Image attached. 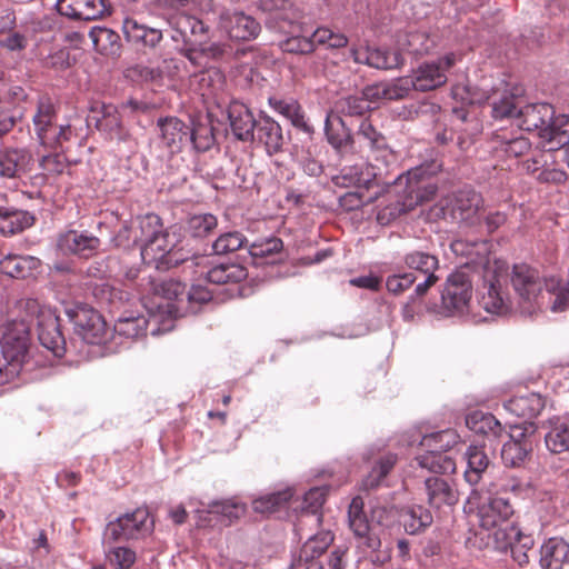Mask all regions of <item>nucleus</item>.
<instances>
[{
  "label": "nucleus",
  "instance_id": "obj_1",
  "mask_svg": "<svg viewBox=\"0 0 569 569\" xmlns=\"http://www.w3.org/2000/svg\"><path fill=\"white\" fill-rule=\"evenodd\" d=\"M510 280L525 313L531 315L539 309L546 295L552 311L569 309V282L556 278L542 279L538 270L526 263L513 266Z\"/></svg>",
  "mask_w": 569,
  "mask_h": 569
},
{
  "label": "nucleus",
  "instance_id": "obj_2",
  "mask_svg": "<svg viewBox=\"0 0 569 569\" xmlns=\"http://www.w3.org/2000/svg\"><path fill=\"white\" fill-rule=\"evenodd\" d=\"M437 186L422 168L409 170L400 176L379 204L377 221L388 226L401 214L433 198Z\"/></svg>",
  "mask_w": 569,
  "mask_h": 569
},
{
  "label": "nucleus",
  "instance_id": "obj_3",
  "mask_svg": "<svg viewBox=\"0 0 569 569\" xmlns=\"http://www.w3.org/2000/svg\"><path fill=\"white\" fill-rule=\"evenodd\" d=\"M553 117L555 110L548 103L520 104L516 121L521 130L538 131L549 150H557L569 144V131L557 127Z\"/></svg>",
  "mask_w": 569,
  "mask_h": 569
},
{
  "label": "nucleus",
  "instance_id": "obj_4",
  "mask_svg": "<svg viewBox=\"0 0 569 569\" xmlns=\"http://www.w3.org/2000/svg\"><path fill=\"white\" fill-rule=\"evenodd\" d=\"M58 106L48 94L37 99L32 123L39 143L49 149H57L69 141L73 134L71 126H58Z\"/></svg>",
  "mask_w": 569,
  "mask_h": 569
},
{
  "label": "nucleus",
  "instance_id": "obj_5",
  "mask_svg": "<svg viewBox=\"0 0 569 569\" xmlns=\"http://www.w3.org/2000/svg\"><path fill=\"white\" fill-rule=\"evenodd\" d=\"M21 306L28 316L36 317L38 339L41 346L56 357H62L66 352V339L58 316L50 309L43 308L36 299H26L21 302Z\"/></svg>",
  "mask_w": 569,
  "mask_h": 569
},
{
  "label": "nucleus",
  "instance_id": "obj_6",
  "mask_svg": "<svg viewBox=\"0 0 569 569\" xmlns=\"http://www.w3.org/2000/svg\"><path fill=\"white\" fill-rule=\"evenodd\" d=\"M507 276L501 267L487 268L479 305L487 312L503 316L511 311L512 302L506 290Z\"/></svg>",
  "mask_w": 569,
  "mask_h": 569
},
{
  "label": "nucleus",
  "instance_id": "obj_7",
  "mask_svg": "<svg viewBox=\"0 0 569 569\" xmlns=\"http://www.w3.org/2000/svg\"><path fill=\"white\" fill-rule=\"evenodd\" d=\"M1 351L26 363L31 346L30 323L26 319L0 320Z\"/></svg>",
  "mask_w": 569,
  "mask_h": 569
},
{
  "label": "nucleus",
  "instance_id": "obj_8",
  "mask_svg": "<svg viewBox=\"0 0 569 569\" xmlns=\"http://www.w3.org/2000/svg\"><path fill=\"white\" fill-rule=\"evenodd\" d=\"M67 316L73 323L74 332L87 343L100 345L107 338V323L102 316L87 305L67 309Z\"/></svg>",
  "mask_w": 569,
  "mask_h": 569
},
{
  "label": "nucleus",
  "instance_id": "obj_9",
  "mask_svg": "<svg viewBox=\"0 0 569 569\" xmlns=\"http://www.w3.org/2000/svg\"><path fill=\"white\" fill-rule=\"evenodd\" d=\"M151 531L149 512L138 508L132 512L122 515L110 521L104 530V542H116L129 539H139Z\"/></svg>",
  "mask_w": 569,
  "mask_h": 569
},
{
  "label": "nucleus",
  "instance_id": "obj_10",
  "mask_svg": "<svg viewBox=\"0 0 569 569\" xmlns=\"http://www.w3.org/2000/svg\"><path fill=\"white\" fill-rule=\"evenodd\" d=\"M348 38L340 32L321 27L315 30L310 36L293 34L281 43L284 52L296 54H308L315 51L317 46H327L331 49H339L346 47Z\"/></svg>",
  "mask_w": 569,
  "mask_h": 569
},
{
  "label": "nucleus",
  "instance_id": "obj_11",
  "mask_svg": "<svg viewBox=\"0 0 569 569\" xmlns=\"http://www.w3.org/2000/svg\"><path fill=\"white\" fill-rule=\"evenodd\" d=\"M482 206L480 193L472 189H462L439 201L437 216L452 221H469Z\"/></svg>",
  "mask_w": 569,
  "mask_h": 569
},
{
  "label": "nucleus",
  "instance_id": "obj_12",
  "mask_svg": "<svg viewBox=\"0 0 569 569\" xmlns=\"http://www.w3.org/2000/svg\"><path fill=\"white\" fill-rule=\"evenodd\" d=\"M461 57L455 52H449L432 62H425L417 68L410 80L412 89L417 91H430L446 84L447 71L450 70Z\"/></svg>",
  "mask_w": 569,
  "mask_h": 569
},
{
  "label": "nucleus",
  "instance_id": "obj_13",
  "mask_svg": "<svg viewBox=\"0 0 569 569\" xmlns=\"http://www.w3.org/2000/svg\"><path fill=\"white\" fill-rule=\"evenodd\" d=\"M363 508L365 502L360 496L352 498L348 508L349 527L358 540V548L365 552L377 551L381 546V540L371 530Z\"/></svg>",
  "mask_w": 569,
  "mask_h": 569
},
{
  "label": "nucleus",
  "instance_id": "obj_14",
  "mask_svg": "<svg viewBox=\"0 0 569 569\" xmlns=\"http://www.w3.org/2000/svg\"><path fill=\"white\" fill-rule=\"evenodd\" d=\"M403 263L411 272L419 273L425 277L422 282H419L415 288V298H422L428 290L439 280L435 274L439 268V260L435 254L429 252L415 250L408 252L403 257ZM413 300V296H411Z\"/></svg>",
  "mask_w": 569,
  "mask_h": 569
},
{
  "label": "nucleus",
  "instance_id": "obj_15",
  "mask_svg": "<svg viewBox=\"0 0 569 569\" xmlns=\"http://www.w3.org/2000/svg\"><path fill=\"white\" fill-rule=\"evenodd\" d=\"M218 28L229 39L249 41L260 32V23L241 11L223 10L219 14Z\"/></svg>",
  "mask_w": 569,
  "mask_h": 569
},
{
  "label": "nucleus",
  "instance_id": "obj_16",
  "mask_svg": "<svg viewBox=\"0 0 569 569\" xmlns=\"http://www.w3.org/2000/svg\"><path fill=\"white\" fill-rule=\"evenodd\" d=\"M510 440L501 448L503 462H522L526 459H532L535 441L529 432L533 433V425L510 426Z\"/></svg>",
  "mask_w": 569,
  "mask_h": 569
},
{
  "label": "nucleus",
  "instance_id": "obj_17",
  "mask_svg": "<svg viewBox=\"0 0 569 569\" xmlns=\"http://www.w3.org/2000/svg\"><path fill=\"white\" fill-rule=\"evenodd\" d=\"M60 14L76 20H97L110 14L109 0H58Z\"/></svg>",
  "mask_w": 569,
  "mask_h": 569
},
{
  "label": "nucleus",
  "instance_id": "obj_18",
  "mask_svg": "<svg viewBox=\"0 0 569 569\" xmlns=\"http://www.w3.org/2000/svg\"><path fill=\"white\" fill-rule=\"evenodd\" d=\"M162 148L174 154L189 143L190 127L177 117L159 118L157 121Z\"/></svg>",
  "mask_w": 569,
  "mask_h": 569
},
{
  "label": "nucleus",
  "instance_id": "obj_19",
  "mask_svg": "<svg viewBox=\"0 0 569 569\" xmlns=\"http://www.w3.org/2000/svg\"><path fill=\"white\" fill-rule=\"evenodd\" d=\"M471 281L463 272L453 273L441 295L443 308L452 312H463L471 299Z\"/></svg>",
  "mask_w": 569,
  "mask_h": 569
},
{
  "label": "nucleus",
  "instance_id": "obj_20",
  "mask_svg": "<svg viewBox=\"0 0 569 569\" xmlns=\"http://www.w3.org/2000/svg\"><path fill=\"white\" fill-rule=\"evenodd\" d=\"M356 138L363 147L369 149L376 161H381L387 166L393 159V152L388 146L387 138L377 130L369 118L361 120L355 136Z\"/></svg>",
  "mask_w": 569,
  "mask_h": 569
},
{
  "label": "nucleus",
  "instance_id": "obj_21",
  "mask_svg": "<svg viewBox=\"0 0 569 569\" xmlns=\"http://www.w3.org/2000/svg\"><path fill=\"white\" fill-rule=\"evenodd\" d=\"M459 435L453 429H446L437 432L423 435L419 441L418 462H426L429 459L440 458V456L452 448H457Z\"/></svg>",
  "mask_w": 569,
  "mask_h": 569
},
{
  "label": "nucleus",
  "instance_id": "obj_22",
  "mask_svg": "<svg viewBox=\"0 0 569 569\" xmlns=\"http://www.w3.org/2000/svg\"><path fill=\"white\" fill-rule=\"evenodd\" d=\"M332 541L333 535L329 530L320 531L310 537L300 549L297 568L325 569L320 558ZM293 567H296L295 563Z\"/></svg>",
  "mask_w": 569,
  "mask_h": 569
},
{
  "label": "nucleus",
  "instance_id": "obj_23",
  "mask_svg": "<svg viewBox=\"0 0 569 569\" xmlns=\"http://www.w3.org/2000/svg\"><path fill=\"white\" fill-rule=\"evenodd\" d=\"M295 489L280 486L257 496L251 501L252 510L262 516H269L286 510L295 497Z\"/></svg>",
  "mask_w": 569,
  "mask_h": 569
},
{
  "label": "nucleus",
  "instance_id": "obj_24",
  "mask_svg": "<svg viewBox=\"0 0 569 569\" xmlns=\"http://www.w3.org/2000/svg\"><path fill=\"white\" fill-rule=\"evenodd\" d=\"M92 113H99L96 126L99 131L104 132L110 140L126 141L129 131L123 127L119 110L113 104L96 103L91 107Z\"/></svg>",
  "mask_w": 569,
  "mask_h": 569
},
{
  "label": "nucleus",
  "instance_id": "obj_25",
  "mask_svg": "<svg viewBox=\"0 0 569 569\" xmlns=\"http://www.w3.org/2000/svg\"><path fill=\"white\" fill-rule=\"evenodd\" d=\"M351 57L356 63L367 64L376 69H393L403 63L399 52L372 47L351 48Z\"/></svg>",
  "mask_w": 569,
  "mask_h": 569
},
{
  "label": "nucleus",
  "instance_id": "obj_26",
  "mask_svg": "<svg viewBox=\"0 0 569 569\" xmlns=\"http://www.w3.org/2000/svg\"><path fill=\"white\" fill-rule=\"evenodd\" d=\"M227 113L236 138L241 141H253L258 120L253 118L250 109L244 103L232 100L228 106Z\"/></svg>",
  "mask_w": 569,
  "mask_h": 569
},
{
  "label": "nucleus",
  "instance_id": "obj_27",
  "mask_svg": "<svg viewBox=\"0 0 569 569\" xmlns=\"http://www.w3.org/2000/svg\"><path fill=\"white\" fill-rule=\"evenodd\" d=\"M513 513V508L509 500L496 497L478 506V518L480 527L487 531L499 527L506 522Z\"/></svg>",
  "mask_w": 569,
  "mask_h": 569
},
{
  "label": "nucleus",
  "instance_id": "obj_28",
  "mask_svg": "<svg viewBox=\"0 0 569 569\" xmlns=\"http://www.w3.org/2000/svg\"><path fill=\"white\" fill-rule=\"evenodd\" d=\"M58 247L63 253H72L82 258H90L100 247L99 238L69 230L58 239Z\"/></svg>",
  "mask_w": 569,
  "mask_h": 569
},
{
  "label": "nucleus",
  "instance_id": "obj_29",
  "mask_svg": "<svg viewBox=\"0 0 569 569\" xmlns=\"http://www.w3.org/2000/svg\"><path fill=\"white\" fill-rule=\"evenodd\" d=\"M379 174L381 173L376 171L375 166L363 162L345 167L336 178V182L343 187H357L368 191L373 184H376L377 177Z\"/></svg>",
  "mask_w": 569,
  "mask_h": 569
},
{
  "label": "nucleus",
  "instance_id": "obj_30",
  "mask_svg": "<svg viewBox=\"0 0 569 569\" xmlns=\"http://www.w3.org/2000/svg\"><path fill=\"white\" fill-rule=\"evenodd\" d=\"M40 267V259L29 254L7 253L0 259V272L14 279L32 277Z\"/></svg>",
  "mask_w": 569,
  "mask_h": 569
},
{
  "label": "nucleus",
  "instance_id": "obj_31",
  "mask_svg": "<svg viewBox=\"0 0 569 569\" xmlns=\"http://www.w3.org/2000/svg\"><path fill=\"white\" fill-rule=\"evenodd\" d=\"M36 217L27 210L0 206V233L4 237L20 233L32 227Z\"/></svg>",
  "mask_w": 569,
  "mask_h": 569
},
{
  "label": "nucleus",
  "instance_id": "obj_32",
  "mask_svg": "<svg viewBox=\"0 0 569 569\" xmlns=\"http://www.w3.org/2000/svg\"><path fill=\"white\" fill-rule=\"evenodd\" d=\"M127 41L141 47L154 48L162 40V32L158 29L140 24L133 18H126L122 26Z\"/></svg>",
  "mask_w": 569,
  "mask_h": 569
},
{
  "label": "nucleus",
  "instance_id": "obj_33",
  "mask_svg": "<svg viewBox=\"0 0 569 569\" xmlns=\"http://www.w3.org/2000/svg\"><path fill=\"white\" fill-rule=\"evenodd\" d=\"M545 399L536 392L517 395L503 403V408L510 413L525 418H536L545 408Z\"/></svg>",
  "mask_w": 569,
  "mask_h": 569
},
{
  "label": "nucleus",
  "instance_id": "obj_34",
  "mask_svg": "<svg viewBox=\"0 0 569 569\" xmlns=\"http://www.w3.org/2000/svg\"><path fill=\"white\" fill-rule=\"evenodd\" d=\"M569 563V543L562 538H549L540 548L542 569H562Z\"/></svg>",
  "mask_w": 569,
  "mask_h": 569
},
{
  "label": "nucleus",
  "instance_id": "obj_35",
  "mask_svg": "<svg viewBox=\"0 0 569 569\" xmlns=\"http://www.w3.org/2000/svg\"><path fill=\"white\" fill-rule=\"evenodd\" d=\"M254 140L262 143L269 154L279 152L283 144L280 124L270 117H261L254 127Z\"/></svg>",
  "mask_w": 569,
  "mask_h": 569
},
{
  "label": "nucleus",
  "instance_id": "obj_36",
  "mask_svg": "<svg viewBox=\"0 0 569 569\" xmlns=\"http://www.w3.org/2000/svg\"><path fill=\"white\" fill-rule=\"evenodd\" d=\"M493 149L502 152L509 158L525 156L531 149V142L522 134L515 136L512 132L500 129L493 133Z\"/></svg>",
  "mask_w": 569,
  "mask_h": 569
},
{
  "label": "nucleus",
  "instance_id": "obj_37",
  "mask_svg": "<svg viewBox=\"0 0 569 569\" xmlns=\"http://www.w3.org/2000/svg\"><path fill=\"white\" fill-rule=\"evenodd\" d=\"M269 104L274 111L287 118L297 129L308 134L313 133V127L309 123L301 106L296 100L271 97L269 98Z\"/></svg>",
  "mask_w": 569,
  "mask_h": 569
},
{
  "label": "nucleus",
  "instance_id": "obj_38",
  "mask_svg": "<svg viewBox=\"0 0 569 569\" xmlns=\"http://www.w3.org/2000/svg\"><path fill=\"white\" fill-rule=\"evenodd\" d=\"M29 153L24 149H0V178H19L29 162Z\"/></svg>",
  "mask_w": 569,
  "mask_h": 569
},
{
  "label": "nucleus",
  "instance_id": "obj_39",
  "mask_svg": "<svg viewBox=\"0 0 569 569\" xmlns=\"http://www.w3.org/2000/svg\"><path fill=\"white\" fill-rule=\"evenodd\" d=\"M174 236H171L166 229L160 232L157 237L149 240V242L141 247V258L148 266L157 268L167 256V253L176 246L173 240Z\"/></svg>",
  "mask_w": 569,
  "mask_h": 569
},
{
  "label": "nucleus",
  "instance_id": "obj_40",
  "mask_svg": "<svg viewBox=\"0 0 569 569\" xmlns=\"http://www.w3.org/2000/svg\"><path fill=\"white\" fill-rule=\"evenodd\" d=\"M325 132L328 142L336 150H343L355 144V136L346 126L343 119L335 113H329L326 118Z\"/></svg>",
  "mask_w": 569,
  "mask_h": 569
},
{
  "label": "nucleus",
  "instance_id": "obj_41",
  "mask_svg": "<svg viewBox=\"0 0 569 569\" xmlns=\"http://www.w3.org/2000/svg\"><path fill=\"white\" fill-rule=\"evenodd\" d=\"M426 489L429 503L436 508H440L442 505L453 506L458 501L457 491L439 477L428 478Z\"/></svg>",
  "mask_w": 569,
  "mask_h": 569
},
{
  "label": "nucleus",
  "instance_id": "obj_42",
  "mask_svg": "<svg viewBox=\"0 0 569 569\" xmlns=\"http://www.w3.org/2000/svg\"><path fill=\"white\" fill-rule=\"evenodd\" d=\"M89 37L94 49L104 56H114L120 51V37L113 30L106 27H93Z\"/></svg>",
  "mask_w": 569,
  "mask_h": 569
},
{
  "label": "nucleus",
  "instance_id": "obj_43",
  "mask_svg": "<svg viewBox=\"0 0 569 569\" xmlns=\"http://www.w3.org/2000/svg\"><path fill=\"white\" fill-rule=\"evenodd\" d=\"M401 519L405 530L410 535H416L425 530L432 523L431 512L419 505L407 507L401 512Z\"/></svg>",
  "mask_w": 569,
  "mask_h": 569
},
{
  "label": "nucleus",
  "instance_id": "obj_44",
  "mask_svg": "<svg viewBox=\"0 0 569 569\" xmlns=\"http://www.w3.org/2000/svg\"><path fill=\"white\" fill-rule=\"evenodd\" d=\"M248 276L247 269L238 263L219 264L211 268L206 279L210 283L226 284L237 283L244 280Z\"/></svg>",
  "mask_w": 569,
  "mask_h": 569
},
{
  "label": "nucleus",
  "instance_id": "obj_45",
  "mask_svg": "<svg viewBox=\"0 0 569 569\" xmlns=\"http://www.w3.org/2000/svg\"><path fill=\"white\" fill-rule=\"evenodd\" d=\"M466 426L476 433L492 435L493 437L500 436L502 431L501 423L493 415L480 410L467 415Z\"/></svg>",
  "mask_w": 569,
  "mask_h": 569
},
{
  "label": "nucleus",
  "instance_id": "obj_46",
  "mask_svg": "<svg viewBox=\"0 0 569 569\" xmlns=\"http://www.w3.org/2000/svg\"><path fill=\"white\" fill-rule=\"evenodd\" d=\"M402 50L415 57L429 53L436 42L426 31H410L399 41Z\"/></svg>",
  "mask_w": 569,
  "mask_h": 569
},
{
  "label": "nucleus",
  "instance_id": "obj_47",
  "mask_svg": "<svg viewBox=\"0 0 569 569\" xmlns=\"http://www.w3.org/2000/svg\"><path fill=\"white\" fill-rule=\"evenodd\" d=\"M263 11L273 12L276 18L293 26L301 19V11L290 0H257Z\"/></svg>",
  "mask_w": 569,
  "mask_h": 569
},
{
  "label": "nucleus",
  "instance_id": "obj_48",
  "mask_svg": "<svg viewBox=\"0 0 569 569\" xmlns=\"http://www.w3.org/2000/svg\"><path fill=\"white\" fill-rule=\"evenodd\" d=\"M547 448L553 453H561L569 450V416L558 421L546 435Z\"/></svg>",
  "mask_w": 569,
  "mask_h": 569
},
{
  "label": "nucleus",
  "instance_id": "obj_49",
  "mask_svg": "<svg viewBox=\"0 0 569 569\" xmlns=\"http://www.w3.org/2000/svg\"><path fill=\"white\" fill-rule=\"evenodd\" d=\"M370 110L371 107L362 94L342 97L336 102V114L342 119L343 117L361 118Z\"/></svg>",
  "mask_w": 569,
  "mask_h": 569
},
{
  "label": "nucleus",
  "instance_id": "obj_50",
  "mask_svg": "<svg viewBox=\"0 0 569 569\" xmlns=\"http://www.w3.org/2000/svg\"><path fill=\"white\" fill-rule=\"evenodd\" d=\"M189 142L197 152H206L210 150L214 142V129L210 122H198L190 127Z\"/></svg>",
  "mask_w": 569,
  "mask_h": 569
},
{
  "label": "nucleus",
  "instance_id": "obj_51",
  "mask_svg": "<svg viewBox=\"0 0 569 569\" xmlns=\"http://www.w3.org/2000/svg\"><path fill=\"white\" fill-rule=\"evenodd\" d=\"M39 167L42 170V174L50 179H54L64 172L70 174L71 162L67 159L63 153L53 152L47 156H42L39 159Z\"/></svg>",
  "mask_w": 569,
  "mask_h": 569
},
{
  "label": "nucleus",
  "instance_id": "obj_52",
  "mask_svg": "<svg viewBox=\"0 0 569 569\" xmlns=\"http://www.w3.org/2000/svg\"><path fill=\"white\" fill-rule=\"evenodd\" d=\"M491 99L492 117L496 119L513 118L517 120V113L521 104V99L517 93H502L499 99Z\"/></svg>",
  "mask_w": 569,
  "mask_h": 569
},
{
  "label": "nucleus",
  "instance_id": "obj_53",
  "mask_svg": "<svg viewBox=\"0 0 569 569\" xmlns=\"http://www.w3.org/2000/svg\"><path fill=\"white\" fill-rule=\"evenodd\" d=\"M150 287L151 291L156 296L162 297L167 300H176L178 303H182L184 301L186 286L179 280H151Z\"/></svg>",
  "mask_w": 569,
  "mask_h": 569
},
{
  "label": "nucleus",
  "instance_id": "obj_54",
  "mask_svg": "<svg viewBox=\"0 0 569 569\" xmlns=\"http://www.w3.org/2000/svg\"><path fill=\"white\" fill-rule=\"evenodd\" d=\"M496 528L497 529L492 533L488 532L486 535V547H490L491 541L493 549L506 551L511 548L516 538L520 536V530L513 525H508L505 528H501L500 526ZM481 540H485V537H481Z\"/></svg>",
  "mask_w": 569,
  "mask_h": 569
},
{
  "label": "nucleus",
  "instance_id": "obj_55",
  "mask_svg": "<svg viewBox=\"0 0 569 569\" xmlns=\"http://www.w3.org/2000/svg\"><path fill=\"white\" fill-rule=\"evenodd\" d=\"M148 321L143 316L119 318L114 323V331L126 338L146 336Z\"/></svg>",
  "mask_w": 569,
  "mask_h": 569
},
{
  "label": "nucleus",
  "instance_id": "obj_56",
  "mask_svg": "<svg viewBox=\"0 0 569 569\" xmlns=\"http://www.w3.org/2000/svg\"><path fill=\"white\" fill-rule=\"evenodd\" d=\"M137 230L139 242L144 244L149 242V240L160 234L164 228L159 216L154 213H148L138 218Z\"/></svg>",
  "mask_w": 569,
  "mask_h": 569
},
{
  "label": "nucleus",
  "instance_id": "obj_57",
  "mask_svg": "<svg viewBox=\"0 0 569 569\" xmlns=\"http://www.w3.org/2000/svg\"><path fill=\"white\" fill-rule=\"evenodd\" d=\"M93 297L100 305L109 307H119L126 299L127 293L122 290L114 288L108 282H101L93 287Z\"/></svg>",
  "mask_w": 569,
  "mask_h": 569
},
{
  "label": "nucleus",
  "instance_id": "obj_58",
  "mask_svg": "<svg viewBox=\"0 0 569 569\" xmlns=\"http://www.w3.org/2000/svg\"><path fill=\"white\" fill-rule=\"evenodd\" d=\"M247 242L246 237L239 231H230L221 234L212 244L216 254H227L241 249Z\"/></svg>",
  "mask_w": 569,
  "mask_h": 569
},
{
  "label": "nucleus",
  "instance_id": "obj_59",
  "mask_svg": "<svg viewBox=\"0 0 569 569\" xmlns=\"http://www.w3.org/2000/svg\"><path fill=\"white\" fill-rule=\"evenodd\" d=\"M246 503L234 499L214 501L209 505L210 512L221 515L230 522L243 516L246 513Z\"/></svg>",
  "mask_w": 569,
  "mask_h": 569
},
{
  "label": "nucleus",
  "instance_id": "obj_60",
  "mask_svg": "<svg viewBox=\"0 0 569 569\" xmlns=\"http://www.w3.org/2000/svg\"><path fill=\"white\" fill-rule=\"evenodd\" d=\"M218 226L216 216L211 213L194 214L188 220V230L193 237L202 238L211 233Z\"/></svg>",
  "mask_w": 569,
  "mask_h": 569
},
{
  "label": "nucleus",
  "instance_id": "obj_61",
  "mask_svg": "<svg viewBox=\"0 0 569 569\" xmlns=\"http://www.w3.org/2000/svg\"><path fill=\"white\" fill-rule=\"evenodd\" d=\"M538 163L539 161L533 158L531 160H527L526 161V169L529 171V172H532V173H537V180L540 181V182H546V183H561V182H565L566 179H567V173L561 170V169H557V168H543V169H539L538 167Z\"/></svg>",
  "mask_w": 569,
  "mask_h": 569
},
{
  "label": "nucleus",
  "instance_id": "obj_62",
  "mask_svg": "<svg viewBox=\"0 0 569 569\" xmlns=\"http://www.w3.org/2000/svg\"><path fill=\"white\" fill-rule=\"evenodd\" d=\"M107 560L117 569H130L136 562V552L128 547H113L106 552Z\"/></svg>",
  "mask_w": 569,
  "mask_h": 569
},
{
  "label": "nucleus",
  "instance_id": "obj_63",
  "mask_svg": "<svg viewBox=\"0 0 569 569\" xmlns=\"http://www.w3.org/2000/svg\"><path fill=\"white\" fill-rule=\"evenodd\" d=\"M376 199L377 192L368 194L363 190L350 191L340 197V206L347 211H352L373 202Z\"/></svg>",
  "mask_w": 569,
  "mask_h": 569
},
{
  "label": "nucleus",
  "instance_id": "obj_64",
  "mask_svg": "<svg viewBox=\"0 0 569 569\" xmlns=\"http://www.w3.org/2000/svg\"><path fill=\"white\" fill-rule=\"evenodd\" d=\"M24 363L17 358L8 357L3 351L0 352V386L11 382L19 376Z\"/></svg>",
  "mask_w": 569,
  "mask_h": 569
}]
</instances>
